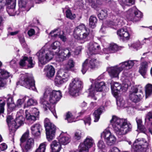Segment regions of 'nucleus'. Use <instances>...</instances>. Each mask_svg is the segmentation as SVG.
<instances>
[{
	"label": "nucleus",
	"mask_w": 152,
	"mask_h": 152,
	"mask_svg": "<svg viewBox=\"0 0 152 152\" xmlns=\"http://www.w3.org/2000/svg\"><path fill=\"white\" fill-rule=\"evenodd\" d=\"M99 64V62L96 58H91L89 62L88 60L86 59L83 64L81 72L84 74L89 67L91 69H93L98 66Z\"/></svg>",
	"instance_id": "nucleus-14"
},
{
	"label": "nucleus",
	"mask_w": 152,
	"mask_h": 152,
	"mask_svg": "<svg viewBox=\"0 0 152 152\" xmlns=\"http://www.w3.org/2000/svg\"><path fill=\"white\" fill-rule=\"evenodd\" d=\"M91 119L89 116H88L84 120V121L85 125L88 124V125H90L91 124Z\"/></svg>",
	"instance_id": "nucleus-59"
},
{
	"label": "nucleus",
	"mask_w": 152,
	"mask_h": 152,
	"mask_svg": "<svg viewBox=\"0 0 152 152\" xmlns=\"http://www.w3.org/2000/svg\"><path fill=\"white\" fill-rule=\"evenodd\" d=\"M119 3L123 8L126 6H131L134 3V0H120Z\"/></svg>",
	"instance_id": "nucleus-35"
},
{
	"label": "nucleus",
	"mask_w": 152,
	"mask_h": 152,
	"mask_svg": "<svg viewBox=\"0 0 152 152\" xmlns=\"http://www.w3.org/2000/svg\"><path fill=\"white\" fill-rule=\"evenodd\" d=\"M63 31L59 28L56 29L52 31L50 33L52 37H56L58 36L63 42H65L66 40V37L62 34H63Z\"/></svg>",
	"instance_id": "nucleus-24"
},
{
	"label": "nucleus",
	"mask_w": 152,
	"mask_h": 152,
	"mask_svg": "<svg viewBox=\"0 0 152 152\" xmlns=\"http://www.w3.org/2000/svg\"><path fill=\"white\" fill-rule=\"evenodd\" d=\"M72 51L70 48H66L63 51L60 52L56 56V60L58 62L62 61L70 56Z\"/></svg>",
	"instance_id": "nucleus-17"
},
{
	"label": "nucleus",
	"mask_w": 152,
	"mask_h": 152,
	"mask_svg": "<svg viewBox=\"0 0 152 152\" xmlns=\"http://www.w3.org/2000/svg\"><path fill=\"white\" fill-rule=\"evenodd\" d=\"M34 143V140L31 138L29 139L22 148L23 152H28L33 147Z\"/></svg>",
	"instance_id": "nucleus-27"
},
{
	"label": "nucleus",
	"mask_w": 152,
	"mask_h": 152,
	"mask_svg": "<svg viewBox=\"0 0 152 152\" xmlns=\"http://www.w3.org/2000/svg\"><path fill=\"white\" fill-rule=\"evenodd\" d=\"M136 121L137 124V127L141 126L142 125V121L140 118H136Z\"/></svg>",
	"instance_id": "nucleus-64"
},
{
	"label": "nucleus",
	"mask_w": 152,
	"mask_h": 152,
	"mask_svg": "<svg viewBox=\"0 0 152 152\" xmlns=\"http://www.w3.org/2000/svg\"><path fill=\"white\" fill-rule=\"evenodd\" d=\"M108 152H120V151L117 148L113 147L111 148Z\"/></svg>",
	"instance_id": "nucleus-63"
},
{
	"label": "nucleus",
	"mask_w": 152,
	"mask_h": 152,
	"mask_svg": "<svg viewBox=\"0 0 152 152\" xmlns=\"http://www.w3.org/2000/svg\"><path fill=\"white\" fill-rule=\"evenodd\" d=\"M117 35L120 37V39L124 42L129 40L130 35L126 28L119 30L117 31Z\"/></svg>",
	"instance_id": "nucleus-20"
},
{
	"label": "nucleus",
	"mask_w": 152,
	"mask_h": 152,
	"mask_svg": "<svg viewBox=\"0 0 152 152\" xmlns=\"http://www.w3.org/2000/svg\"><path fill=\"white\" fill-rule=\"evenodd\" d=\"M19 83L27 88L33 91L36 90L34 79L32 77L29 76L28 74L24 76L23 80L19 81Z\"/></svg>",
	"instance_id": "nucleus-13"
},
{
	"label": "nucleus",
	"mask_w": 152,
	"mask_h": 152,
	"mask_svg": "<svg viewBox=\"0 0 152 152\" xmlns=\"http://www.w3.org/2000/svg\"><path fill=\"white\" fill-rule=\"evenodd\" d=\"M7 3L8 5L7 12L10 16H13L15 14V7L16 0H8Z\"/></svg>",
	"instance_id": "nucleus-22"
},
{
	"label": "nucleus",
	"mask_w": 152,
	"mask_h": 152,
	"mask_svg": "<svg viewBox=\"0 0 152 152\" xmlns=\"http://www.w3.org/2000/svg\"><path fill=\"white\" fill-rule=\"evenodd\" d=\"M30 111L31 113V114L36 116V118L39 115V112L38 110L35 107L32 108Z\"/></svg>",
	"instance_id": "nucleus-57"
},
{
	"label": "nucleus",
	"mask_w": 152,
	"mask_h": 152,
	"mask_svg": "<svg viewBox=\"0 0 152 152\" xmlns=\"http://www.w3.org/2000/svg\"><path fill=\"white\" fill-rule=\"evenodd\" d=\"M52 152H58L61 150V145L59 142L54 140L50 145Z\"/></svg>",
	"instance_id": "nucleus-30"
},
{
	"label": "nucleus",
	"mask_w": 152,
	"mask_h": 152,
	"mask_svg": "<svg viewBox=\"0 0 152 152\" xmlns=\"http://www.w3.org/2000/svg\"><path fill=\"white\" fill-rule=\"evenodd\" d=\"M5 104V101L0 100V114L4 113V106Z\"/></svg>",
	"instance_id": "nucleus-52"
},
{
	"label": "nucleus",
	"mask_w": 152,
	"mask_h": 152,
	"mask_svg": "<svg viewBox=\"0 0 152 152\" xmlns=\"http://www.w3.org/2000/svg\"><path fill=\"white\" fill-rule=\"evenodd\" d=\"M46 144L45 142L41 143L35 152H45Z\"/></svg>",
	"instance_id": "nucleus-48"
},
{
	"label": "nucleus",
	"mask_w": 152,
	"mask_h": 152,
	"mask_svg": "<svg viewBox=\"0 0 152 152\" xmlns=\"http://www.w3.org/2000/svg\"><path fill=\"white\" fill-rule=\"evenodd\" d=\"M101 136L104 138L106 144L108 145H113L115 142V137L109 131L104 130Z\"/></svg>",
	"instance_id": "nucleus-15"
},
{
	"label": "nucleus",
	"mask_w": 152,
	"mask_h": 152,
	"mask_svg": "<svg viewBox=\"0 0 152 152\" xmlns=\"http://www.w3.org/2000/svg\"><path fill=\"white\" fill-rule=\"evenodd\" d=\"M145 120V122H149L152 125V112H150L147 114Z\"/></svg>",
	"instance_id": "nucleus-51"
},
{
	"label": "nucleus",
	"mask_w": 152,
	"mask_h": 152,
	"mask_svg": "<svg viewBox=\"0 0 152 152\" xmlns=\"http://www.w3.org/2000/svg\"><path fill=\"white\" fill-rule=\"evenodd\" d=\"M10 75L6 70L0 69V89L5 86L6 83L3 79H6L10 77Z\"/></svg>",
	"instance_id": "nucleus-23"
},
{
	"label": "nucleus",
	"mask_w": 152,
	"mask_h": 152,
	"mask_svg": "<svg viewBox=\"0 0 152 152\" xmlns=\"http://www.w3.org/2000/svg\"><path fill=\"white\" fill-rule=\"evenodd\" d=\"M47 138L48 141H51L55 137L56 127L48 118H46L44 121Z\"/></svg>",
	"instance_id": "nucleus-8"
},
{
	"label": "nucleus",
	"mask_w": 152,
	"mask_h": 152,
	"mask_svg": "<svg viewBox=\"0 0 152 152\" xmlns=\"http://www.w3.org/2000/svg\"><path fill=\"white\" fill-rule=\"evenodd\" d=\"M107 11L106 10H102L98 15V17L100 19L105 18L107 15Z\"/></svg>",
	"instance_id": "nucleus-47"
},
{
	"label": "nucleus",
	"mask_w": 152,
	"mask_h": 152,
	"mask_svg": "<svg viewBox=\"0 0 152 152\" xmlns=\"http://www.w3.org/2000/svg\"><path fill=\"white\" fill-rule=\"evenodd\" d=\"M139 93L138 89L137 88H134L130 91L129 95V98L130 100L134 102H138L140 101L143 96L141 91Z\"/></svg>",
	"instance_id": "nucleus-16"
},
{
	"label": "nucleus",
	"mask_w": 152,
	"mask_h": 152,
	"mask_svg": "<svg viewBox=\"0 0 152 152\" xmlns=\"http://www.w3.org/2000/svg\"><path fill=\"white\" fill-rule=\"evenodd\" d=\"M89 148L87 147L85 145L80 143L79 146V152H88Z\"/></svg>",
	"instance_id": "nucleus-50"
},
{
	"label": "nucleus",
	"mask_w": 152,
	"mask_h": 152,
	"mask_svg": "<svg viewBox=\"0 0 152 152\" xmlns=\"http://www.w3.org/2000/svg\"><path fill=\"white\" fill-rule=\"evenodd\" d=\"M96 18L93 16H90L89 19V25L91 27L94 28L96 26V24L97 22Z\"/></svg>",
	"instance_id": "nucleus-41"
},
{
	"label": "nucleus",
	"mask_w": 152,
	"mask_h": 152,
	"mask_svg": "<svg viewBox=\"0 0 152 152\" xmlns=\"http://www.w3.org/2000/svg\"><path fill=\"white\" fill-rule=\"evenodd\" d=\"M133 148L136 152H151V149L148 142L143 138L135 140L133 144Z\"/></svg>",
	"instance_id": "nucleus-7"
},
{
	"label": "nucleus",
	"mask_w": 152,
	"mask_h": 152,
	"mask_svg": "<svg viewBox=\"0 0 152 152\" xmlns=\"http://www.w3.org/2000/svg\"><path fill=\"white\" fill-rule=\"evenodd\" d=\"M136 60H128L122 62L119 64V69L121 72L123 70H127L131 69L135 63L137 62Z\"/></svg>",
	"instance_id": "nucleus-19"
},
{
	"label": "nucleus",
	"mask_w": 152,
	"mask_h": 152,
	"mask_svg": "<svg viewBox=\"0 0 152 152\" xmlns=\"http://www.w3.org/2000/svg\"><path fill=\"white\" fill-rule=\"evenodd\" d=\"M110 123L115 133L119 137H121L130 131L132 127L126 119L120 118L116 116H113Z\"/></svg>",
	"instance_id": "nucleus-1"
},
{
	"label": "nucleus",
	"mask_w": 152,
	"mask_h": 152,
	"mask_svg": "<svg viewBox=\"0 0 152 152\" xmlns=\"http://www.w3.org/2000/svg\"><path fill=\"white\" fill-rule=\"evenodd\" d=\"M105 87V83L103 82L95 83V84L91 85V87L88 89L89 95L91 96L94 100L96 98L94 97L96 91H101L104 90Z\"/></svg>",
	"instance_id": "nucleus-11"
},
{
	"label": "nucleus",
	"mask_w": 152,
	"mask_h": 152,
	"mask_svg": "<svg viewBox=\"0 0 152 152\" xmlns=\"http://www.w3.org/2000/svg\"><path fill=\"white\" fill-rule=\"evenodd\" d=\"M119 50V47L115 44H111L108 48H105L104 50L106 54L113 53Z\"/></svg>",
	"instance_id": "nucleus-29"
},
{
	"label": "nucleus",
	"mask_w": 152,
	"mask_h": 152,
	"mask_svg": "<svg viewBox=\"0 0 152 152\" xmlns=\"http://www.w3.org/2000/svg\"><path fill=\"white\" fill-rule=\"evenodd\" d=\"M100 47L99 45L95 42H90L88 45L89 55H95L99 53L100 51Z\"/></svg>",
	"instance_id": "nucleus-18"
},
{
	"label": "nucleus",
	"mask_w": 152,
	"mask_h": 152,
	"mask_svg": "<svg viewBox=\"0 0 152 152\" xmlns=\"http://www.w3.org/2000/svg\"><path fill=\"white\" fill-rule=\"evenodd\" d=\"M60 45V42L58 41H56L54 42L52 44H51L50 46V49L53 50H56L57 49L56 51L54 52V55L57 54L58 53V52H60L59 51V46Z\"/></svg>",
	"instance_id": "nucleus-40"
},
{
	"label": "nucleus",
	"mask_w": 152,
	"mask_h": 152,
	"mask_svg": "<svg viewBox=\"0 0 152 152\" xmlns=\"http://www.w3.org/2000/svg\"><path fill=\"white\" fill-rule=\"evenodd\" d=\"M7 105L8 106V110L11 112L15 110L16 107L15 104L14 103L13 99L12 98H8L7 101Z\"/></svg>",
	"instance_id": "nucleus-32"
},
{
	"label": "nucleus",
	"mask_w": 152,
	"mask_h": 152,
	"mask_svg": "<svg viewBox=\"0 0 152 152\" xmlns=\"http://www.w3.org/2000/svg\"><path fill=\"white\" fill-rule=\"evenodd\" d=\"M64 10H65L66 15L67 18L71 20L74 19L75 18V14L72 13L70 9L65 8Z\"/></svg>",
	"instance_id": "nucleus-42"
},
{
	"label": "nucleus",
	"mask_w": 152,
	"mask_h": 152,
	"mask_svg": "<svg viewBox=\"0 0 152 152\" xmlns=\"http://www.w3.org/2000/svg\"><path fill=\"white\" fill-rule=\"evenodd\" d=\"M27 61L28 62L27 66L28 68H31L34 67L35 63V61H33L31 57H28Z\"/></svg>",
	"instance_id": "nucleus-49"
},
{
	"label": "nucleus",
	"mask_w": 152,
	"mask_h": 152,
	"mask_svg": "<svg viewBox=\"0 0 152 152\" xmlns=\"http://www.w3.org/2000/svg\"><path fill=\"white\" fill-rule=\"evenodd\" d=\"M73 118V117L71 113L69 112L67 113L65 119L67 120L69 123L75 121Z\"/></svg>",
	"instance_id": "nucleus-55"
},
{
	"label": "nucleus",
	"mask_w": 152,
	"mask_h": 152,
	"mask_svg": "<svg viewBox=\"0 0 152 152\" xmlns=\"http://www.w3.org/2000/svg\"><path fill=\"white\" fill-rule=\"evenodd\" d=\"M148 68V64L146 61H144L141 64L139 71L144 78L146 74Z\"/></svg>",
	"instance_id": "nucleus-28"
},
{
	"label": "nucleus",
	"mask_w": 152,
	"mask_h": 152,
	"mask_svg": "<svg viewBox=\"0 0 152 152\" xmlns=\"http://www.w3.org/2000/svg\"><path fill=\"white\" fill-rule=\"evenodd\" d=\"M117 104L121 107H123L124 106L125 102L124 100H122L121 101H118L117 102Z\"/></svg>",
	"instance_id": "nucleus-60"
},
{
	"label": "nucleus",
	"mask_w": 152,
	"mask_h": 152,
	"mask_svg": "<svg viewBox=\"0 0 152 152\" xmlns=\"http://www.w3.org/2000/svg\"><path fill=\"white\" fill-rule=\"evenodd\" d=\"M69 77V74L63 70H59L55 79L54 83L56 85L59 86L68 80Z\"/></svg>",
	"instance_id": "nucleus-12"
},
{
	"label": "nucleus",
	"mask_w": 152,
	"mask_h": 152,
	"mask_svg": "<svg viewBox=\"0 0 152 152\" xmlns=\"http://www.w3.org/2000/svg\"><path fill=\"white\" fill-rule=\"evenodd\" d=\"M82 87L83 83L79 78L72 79L69 86V93L72 96H78L79 92Z\"/></svg>",
	"instance_id": "nucleus-6"
},
{
	"label": "nucleus",
	"mask_w": 152,
	"mask_h": 152,
	"mask_svg": "<svg viewBox=\"0 0 152 152\" xmlns=\"http://www.w3.org/2000/svg\"><path fill=\"white\" fill-rule=\"evenodd\" d=\"M107 70L112 78H118L119 74L121 72L119 69L118 66L108 67L107 69Z\"/></svg>",
	"instance_id": "nucleus-21"
},
{
	"label": "nucleus",
	"mask_w": 152,
	"mask_h": 152,
	"mask_svg": "<svg viewBox=\"0 0 152 152\" xmlns=\"http://www.w3.org/2000/svg\"><path fill=\"white\" fill-rule=\"evenodd\" d=\"M54 55L53 51L46 49L45 47L42 48L37 53L39 61L43 64H45L51 60Z\"/></svg>",
	"instance_id": "nucleus-5"
},
{
	"label": "nucleus",
	"mask_w": 152,
	"mask_h": 152,
	"mask_svg": "<svg viewBox=\"0 0 152 152\" xmlns=\"http://www.w3.org/2000/svg\"><path fill=\"white\" fill-rule=\"evenodd\" d=\"M88 2L89 5L94 9L99 8L101 4V2L99 0H88Z\"/></svg>",
	"instance_id": "nucleus-39"
},
{
	"label": "nucleus",
	"mask_w": 152,
	"mask_h": 152,
	"mask_svg": "<svg viewBox=\"0 0 152 152\" xmlns=\"http://www.w3.org/2000/svg\"><path fill=\"white\" fill-rule=\"evenodd\" d=\"M82 136L81 132L80 131L76 132L75 134L74 138L77 140H79L81 138Z\"/></svg>",
	"instance_id": "nucleus-58"
},
{
	"label": "nucleus",
	"mask_w": 152,
	"mask_h": 152,
	"mask_svg": "<svg viewBox=\"0 0 152 152\" xmlns=\"http://www.w3.org/2000/svg\"><path fill=\"white\" fill-rule=\"evenodd\" d=\"M104 108L103 106H101L96 110L93 114L94 119V122H97L100 118V116L104 110Z\"/></svg>",
	"instance_id": "nucleus-31"
},
{
	"label": "nucleus",
	"mask_w": 152,
	"mask_h": 152,
	"mask_svg": "<svg viewBox=\"0 0 152 152\" xmlns=\"http://www.w3.org/2000/svg\"><path fill=\"white\" fill-rule=\"evenodd\" d=\"M125 15L128 19L134 22L140 20L143 16L140 11L137 10L132 9H130L126 12L125 13Z\"/></svg>",
	"instance_id": "nucleus-10"
},
{
	"label": "nucleus",
	"mask_w": 152,
	"mask_h": 152,
	"mask_svg": "<svg viewBox=\"0 0 152 152\" xmlns=\"http://www.w3.org/2000/svg\"><path fill=\"white\" fill-rule=\"evenodd\" d=\"M29 135V132L27 131L22 135L20 139V140L22 143L24 142L25 140L28 137Z\"/></svg>",
	"instance_id": "nucleus-56"
},
{
	"label": "nucleus",
	"mask_w": 152,
	"mask_h": 152,
	"mask_svg": "<svg viewBox=\"0 0 152 152\" xmlns=\"http://www.w3.org/2000/svg\"><path fill=\"white\" fill-rule=\"evenodd\" d=\"M126 82L124 86H121L118 83L111 82V89L113 94L115 96H117L119 92L123 91L125 92L126 91L129 86H130V83L127 80H126Z\"/></svg>",
	"instance_id": "nucleus-9"
},
{
	"label": "nucleus",
	"mask_w": 152,
	"mask_h": 152,
	"mask_svg": "<svg viewBox=\"0 0 152 152\" xmlns=\"http://www.w3.org/2000/svg\"><path fill=\"white\" fill-rule=\"evenodd\" d=\"M35 34V31L32 28L30 29L29 30L28 32V34L29 37H31L34 35Z\"/></svg>",
	"instance_id": "nucleus-62"
},
{
	"label": "nucleus",
	"mask_w": 152,
	"mask_h": 152,
	"mask_svg": "<svg viewBox=\"0 0 152 152\" xmlns=\"http://www.w3.org/2000/svg\"><path fill=\"white\" fill-rule=\"evenodd\" d=\"M26 118L27 120L31 121L32 123L36 120V116L34 115L28 113H27L26 112Z\"/></svg>",
	"instance_id": "nucleus-46"
},
{
	"label": "nucleus",
	"mask_w": 152,
	"mask_h": 152,
	"mask_svg": "<svg viewBox=\"0 0 152 152\" xmlns=\"http://www.w3.org/2000/svg\"><path fill=\"white\" fill-rule=\"evenodd\" d=\"M26 2L23 0H20L19 1V10L20 11L26 10Z\"/></svg>",
	"instance_id": "nucleus-44"
},
{
	"label": "nucleus",
	"mask_w": 152,
	"mask_h": 152,
	"mask_svg": "<svg viewBox=\"0 0 152 152\" xmlns=\"http://www.w3.org/2000/svg\"><path fill=\"white\" fill-rule=\"evenodd\" d=\"M121 20L120 19L119 17L118 16L115 19H114L113 20H108L106 22V24L109 27L111 28H114V26L117 25L118 23L120 22Z\"/></svg>",
	"instance_id": "nucleus-34"
},
{
	"label": "nucleus",
	"mask_w": 152,
	"mask_h": 152,
	"mask_svg": "<svg viewBox=\"0 0 152 152\" xmlns=\"http://www.w3.org/2000/svg\"><path fill=\"white\" fill-rule=\"evenodd\" d=\"M97 147L99 152H105L107 151V147L102 140L99 141L97 144Z\"/></svg>",
	"instance_id": "nucleus-38"
},
{
	"label": "nucleus",
	"mask_w": 152,
	"mask_h": 152,
	"mask_svg": "<svg viewBox=\"0 0 152 152\" xmlns=\"http://www.w3.org/2000/svg\"><path fill=\"white\" fill-rule=\"evenodd\" d=\"M62 96L61 91L47 89L44 94L43 97L40 99V103L45 110H46L48 108L50 109L51 104L56 103Z\"/></svg>",
	"instance_id": "nucleus-2"
},
{
	"label": "nucleus",
	"mask_w": 152,
	"mask_h": 152,
	"mask_svg": "<svg viewBox=\"0 0 152 152\" xmlns=\"http://www.w3.org/2000/svg\"><path fill=\"white\" fill-rule=\"evenodd\" d=\"M145 98H147L152 94V85L148 83L145 86Z\"/></svg>",
	"instance_id": "nucleus-37"
},
{
	"label": "nucleus",
	"mask_w": 152,
	"mask_h": 152,
	"mask_svg": "<svg viewBox=\"0 0 152 152\" xmlns=\"http://www.w3.org/2000/svg\"><path fill=\"white\" fill-rule=\"evenodd\" d=\"M81 143L84 144L87 147L90 148L92 146L94 142L92 138L90 136H88L85 140L83 142Z\"/></svg>",
	"instance_id": "nucleus-33"
},
{
	"label": "nucleus",
	"mask_w": 152,
	"mask_h": 152,
	"mask_svg": "<svg viewBox=\"0 0 152 152\" xmlns=\"http://www.w3.org/2000/svg\"><path fill=\"white\" fill-rule=\"evenodd\" d=\"M24 121V118L20 112H17L15 121L13 120L12 116H8L7 117V122L10 133H14L19 127L22 125Z\"/></svg>",
	"instance_id": "nucleus-3"
},
{
	"label": "nucleus",
	"mask_w": 152,
	"mask_h": 152,
	"mask_svg": "<svg viewBox=\"0 0 152 152\" xmlns=\"http://www.w3.org/2000/svg\"><path fill=\"white\" fill-rule=\"evenodd\" d=\"M75 63L73 60L70 59L67 62L66 65V69L68 70H71L75 66Z\"/></svg>",
	"instance_id": "nucleus-45"
},
{
	"label": "nucleus",
	"mask_w": 152,
	"mask_h": 152,
	"mask_svg": "<svg viewBox=\"0 0 152 152\" xmlns=\"http://www.w3.org/2000/svg\"><path fill=\"white\" fill-rule=\"evenodd\" d=\"M31 133L35 136H38L40 134L42 130L41 126L39 124H37L32 125L31 127Z\"/></svg>",
	"instance_id": "nucleus-26"
},
{
	"label": "nucleus",
	"mask_w": 152,
	"mask_h": 152,
	"mask_svg": "<svg viewBox=\"0 0 152 152\" xmlns=\"http://www.w3.org/2000/svg\"><path fill=\"white\" fill-rule=\"evenodd\" d=\"M26 99V97H25L22 99H18L16 104V107L18 108H20L21 107L23 103L25 101Z\"/></svg>",
	"instance_id": "nucleus-53"
},
{
	"label": "nucleus",
	"mask_w": 152,
	"mask_h": 152,
	"mask_svg": "<svg viewBox=\"0 0 152 152\" xmlns=\"http://www.w3.org/2000/svg\"><path fill=\"white\" fill-rule=\"evenodd\" d=\"M44 71L46 76L49 78L52 77L54 76L55 72L54 68L50 65L46 66Z\"/></svg>",
	"instance_id": "nucleus-25"
},
{
	"label": "nucleus",
	"mask_w": 152,
	"mask_h": 152,
	"mask_svg": "<svg viewBox=\"0 0 152 152\" xmlns=\"http://www.w3.org/2000/svg\"><path fill=\"white\" fill-rule=\"evenodd\" d=\"M58 141L61 144L65 145L69 142L70 139L68 137L65 136H63V134L61 133L59 136Z\"/></svg>",
	"instance_id": "nucleus-36"
},
{
	"label": "nucleus",
	"mask_w": 152,
	"mask_h": 152,
	"mask_svg": "<svg viewBox=\"0 0 152 152\" xmlns=\"http://www.w3.org/2000/svg\"><path fill=\"white\" fill-rule=\"evenodd\" d=\"M27 59H28V57L25 56L23 57L22 59L20 60L19 64L21 67H24L26 65V61H27Z\"/></svg>",
	"instance_id": "nucleus-54"
},
{
	"label": "nucleus",
	"mask_w": 152,
	"mask_h": 152,
	"mask_svg": "<svg viewBox=\"0 0 152 152\" xmlns=\"http://www.w3.org/2000/svg\"><path fill=\"white\" fill-rule=\"evenodd\" d=\"M37 104V102L36 100L30 99L27 101L26 103H25L24 106V107L25 108L32 105H35Z\"/></svg>",
	"instance_id": "nucleus-43"
},
{
	"label": "nucleus",
	"mask_w": 152,
	"mask_h": 152,
	"mask_svg": "<svg viewBox=\"0 0 152 152\" xmlns=\"http://www.w3.org/2000/svg\"><path fill=\"white\" fill-rule=\"evenodd\" d=\"M90 31L83 24H81L77 26L74 29V36L77 39L87 40L90 34Z\"/></svg>",
	"instance_id": "nucleus-4"
},
{
	"label": "nucleus",
	"mask_w": 152,
	"mask_h": 152,
	"mask_svg": "<svg viewBox=\"0 0 152 152\" xmlns=\"http://www.w3.org/2000/svg\"><path fill=\"white\" fill-rule=\"evenodd\" d=\"M7 148V145L5 143H3L0 145V151H4Z\"/></svg>",
	"instance_id": "nucleus-61"
}]
</instances>
